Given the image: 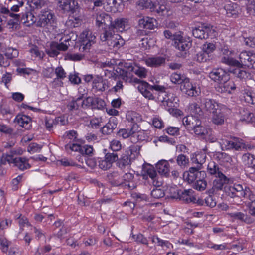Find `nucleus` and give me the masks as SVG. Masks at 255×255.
Masks as SVG:
<instances>
[{
	"instance_id": "3",
	"label": "nucleus",
	"mask_w": 255,
	"mask_h": 255,
	"mask_svg": "<svg viewBox=\"0 0 255 255\" xmlns=\"http://www.w3.org/2000/svg\"><path fill=\"white\" fill-rule=\"evenodd\" d=\"M96 37L90 30L84 31L80 35L79 51L90 52L91 46L95 42Z\"/></svg>"
},
{
	"instance_id": "28",
	"label": "nucleus",
	"mask_w": 255,
	"mask_h": 255,
	"mask_svg": "<svg viewBox=\"0 0 255 255\" xmlns=\"http://www.w3.org/2000/svg\"><path fill=\"white\" fill-rule=\"evenodd\" d=\"M222 145H224L226 150L235 149L239 150L242 147V143L237 141V139L233 140H222Z\"/></svg>"
},
{
	"instance_id": "14",
	"label": "nucleus",
	"mask_w": 255,
	"mask_h": 255,
	"mask_svg": "<svg viewBox=\"0 0 255 255\" xmlns=\"http://www.w3.org/2000/svg\"><path fill=\"white\" fill-rule=\"evenodd\" d=\"M104 7L106 11L111 12H117L122 9V0H106Z\"/></svg>"
},
{
	"instance_id": "37",
	"label": "nucleus",
	"mask_w": 255,
	"mask_h": 255,
	"mask_svg": "<svg viewBox=\"0 0 255 255\" xmlns=\"http://www.w3.org/2000/svg\"><path fill=\"white\" fill-rule=\"evenodd\" d=\"M192 130L195 134L200 136L202 138H205L206 135H208L210 133V130L201 126V124L195 126Z\"/></svg>"
},
{
	"instance_id": "27",
	"label": "nucleus",
	"mask_w": 255,
	"mask_h": 255,
	"mask_svg": "<svg viewBox=\"0 0 255 255\" xmlns=\"http://www.w3.org/2000/svg\"><path fill=\"white\" fill-rule=\"evenodd\" d=\"M156 167L158 172L167 177L169 175L170 165L167 160H162L159 161L156 165Z\"/></svg>"
},
{
	"instance_id": "6",
	"label": "nucleus",
	"mask_w": 255,
	"mask_h": 255,
	"mask_svg": "<svg viewBox=\"0 0 255 255\" xmlns=\"http://www.w3.org/2000/svg\"><path fill=\"white\" fill-rule=\"evenodd\" d=\"M127 82L138 84V85L137 86V88L145 98L149 100L155 99L154 96L150 91V84L147 82L141 80L138 78L131 79L129 77L127 80Z\"/></svg>"
},
{
	"instance_id": "40",
	"label": "nucleus",
	"mask_w": 255,
	"mask_h": 255,
	"mask_svg": "<svg viewBox=\"0 0 255 255\" xmlns=\"http://www.w3.org/2000/svg\"><path fill=\"white\" fill-rule=\"evenodd\" d=\"M206 156L205 154H198L191 158L192 163L197 164L196 167L201 168L202 164L206 161Z\"/></svg>"
},
{
	"instance_id": "15",
	"label": "nucleus",
	"mask_w": 255,
	"mask_h": 255,
	"mask_svg": "<svg viewBox=\"0 0 255 255\" xmlns=\"http://www.w3.org/2000/svg\"><path fill=\"white\" fill-rule=\"evenodd\" d=\"M112 18L111 16L106 13L102 12L97 14L96 17V25L98 27L106 26L105 27H110Z\"/></svg>"
},
{
	"instance_id": "9",
	"label": "nucleus",
	"mask_w": 255,
	"mask_h": 255,
	"mask_svg": "<svg viewBox=\"0 0 255 255\" xmlns=\"http://www.w3.org/2000/svg\"><path fill=\"white\" fill-rule=\"evenodd\" d=\"M192 42L189 37H185L180 34H177L174 38V46L181 51H186L191 46Z\"/></svg>"
},
{
	"instance_id": "60",
	"label": "nucleus",
	"mask_w": 255,
	"mask_h": 255,
	"mask_svg": "<svg viewBox=\"0 0 255 255\" xmlns=\"http://www.w3.org/2000/svg\"><path fill=\"white\" fill-rule=\"evenodd\" d=\"M105 103L104 100H103L102 99H101L99 98H97V97L94 98L93 105L92 108L102 109L105 107Z\"/></svg>"
},
{
	"instance_id": "46",
	"label": "nucleus",
	"mask_w": 255,
	"mask_h": 255,
	"mask_svg": "<svg viewBox=\"0 0 255 255\" xmlns=\"http://www.w3.org/2000/svg\"><path fill=\"white\" fill-rule=\"evenodd\" d=\"M214 157L222 162H230L232 160L231 157L227 154L222 152H217L214 155Z\"/></svg>"
},
{
	"instance_id": "64",
	"label": "nucleus",
	"mask_w": 255,
	"mask_h": 255,
	"mask_svg": "<svg viewBox=\"0 0 255 255\" xmlns=\"http://www.w3.org/2000/svg\"><path fill=\"white\" fill-rule=\"evenodd\" d=\"M205 203L207 206L213 208L216 205L217 202L215 197L213 195H209L205 198Z\"/></svg>"
},
{
	"instance_id": "51",
	"label": "nucleus",
	"mask_w": 255,
	"mask_h": 255,
	"mask_svg": "<svg viewBox=\"0 0 255 255\" xmlns=\"http://www.w3.org/2000/svg\"><path fill=\"white\" fill-rule=\"evenodd\" d=\"M242 99L249 104H254L255 103V98L253 96L251 92L249 91L244 90Z\"/></svg>"
},
{
	"instance_id": "8",
	"label": "nucleus",
	"mask_w": 255,
	"mask_h": 255,
	"mask_svg": "<svg viewBox=\"0 0 255 255\" xmlns=\"http://www.w3.org/2000/svg\"><path fill=\"white\" fill-rule=\"evenodd\" d=\"M214 31L212 26L210 24H204L193 29L192 34L196 38L205 39L208 38L209 35Z\"/></svg>"
},
{
	"instance_id": "2",
	"label": "nucleus",
	"mask_w": 255,
	"mask_h": 255,
	"mask_svg": "<svg viewBox=\"0 0 255 255\" xmlns=\"http://www.w3.org/2000/svg\"><path fill=\"white\" fill-rule=\"evenodd\" d=\"M100 38L102 41L106 42L110 48H119L124 44V40L121 36L116 34L115 31L110 28L104 27L101 33Z\"/></svg>"
},
{
	"instance_id": "53",
	"label": "nucleus",
	"mask_w": 255,
	"mask_h": 255,
	"mask_svg": "<svg viewBox=\"0 0 255 255\" xmlns=\"http://www.w3.org/2000/svg\"><path fill=\"white\" fill-rule=\"evenodd\" d=\"M234 73L237 77L242 79L248 78L250 76V74L249 73L239 68L234 69Z\"/></svg>"
},
{
	"instance_id": "44",
	"label": "nucleus",
	"mask_w": 255,
	"mask_h": 255,
	"mask_svg": "<svg viewBox=\"0 0 255 255\" xmlns=\"http://www.w3.org/2000/svg\"><path fill=\"white\" fill-rule=\"evenodd\" d=\"M16 219L18 220V224L21 231H23L24 227L25 225L27 226H31V225L28 221V218L22 214H18L17 215Z\"/></svg>"
},
{
	"instance_id": "10",
	"label": "nucleus",
	"mask_w": 255,
	"mask_h": 255,
	"mask_svg": "<svg viewBox=\"0 0 255 255\" xmlns=\"http://www.w3.org/2000/svg\"><path fill=\"white\" fill-rule=\"evenodd\" d=\"M209 77L213 81L218 83L225 81L229 79L227 73L222 68H214L209 73Z\"/></svg>"
},
{
	"instance_id": "23",
	"label": "nucleus",
	"mask_w": 255,
	"mask_h": 255,
	"mask_svg": "<svg viewBox=\"0 0 255 255\" xmlns=\"http://www.w3.org/2000/svg\"><path fill=\"white\" fill-rule=\"evenodd\" d=\"M31 120V118L28 116L19 114L16 116L14 122L25 129H29Z\"/></svg>"
},
{
	"instance_id": "52",
	"label": "nucleus",
	"mask_w": 255,
	"mask_h": 255,
	"mask_svg": "<svg viewBox=\"0 0 255 255\" xmlns=\"http://www.w3.org/2000/svg\"><path fill=\"white\" fill-rule=\"evenodd\" d=\"M177 164L181 167H184L188 165L189 163V159L184 154L179 155L176 158Z\"/></svg>"
},
{
	"instance_id": "7",
	"label": "nucleus",
	"mask_w": 255,
	"mask_h": 255,
	"mask_svg": "<svg viewBox=\"0 0 255 255\" xmlns=\"http://www.w3.org/2000/svg\"><path fill=\"white\" fill-rule=\"evenodd\" d=\"M228 190V195L231 197L246 198L251 193V190L249 187L245 185L243 187L242 185L238 184L229 186Z\"/></svg>"
},
{
	"instance_id": "11",
	"label": "nucleus",
	"mask_w": 255,
	"mask_h": 255,
	"mask_svg": "<svg viewBox=\"0 0 255 255\" xmlns=\"http://www.w3.org/2000/svg\"><path fill=\"white\" fill-rule=\"evenodd\" d=\"M180 89L186 94L189 96H196L198 95L200 91L196 86L190 82L188 78L185 79L182 85H180Z\"/></svg>"
},
{
	"instance_id": "5",
	"label": "nucleus",
	"mask_w": 255,
	"mask_h": 255,
	"mask_svg": "<svg viewBox=\"0 0 255 255\" xmlns=\"http://www.w3.org/2000/svg\"><path fill=\"white\" fill-rule=\"evenodd\" d=\"M142 174L143 179H147L149 177L151 182L155 187H160L162 185V177L157 175L153 167L149 164L144 165L142 167Z\"/></svg>"
},
{
	"instance_id": "18",
	"label": "nucleus",
	"mask_w": 255,
	"mask_h": 255,
	"mask_svg": "<svg viewBox=\"0 0 255 255\" xmlns=\"http://www.w3.org/2000/svg\"><path fill=\"white\" fill-rule=\"evenodd\" d=\"M178 198L186 203H190L195 200L194 191L192 189L184 190L178 192Z\"/></svg>"
},
{
	"instance_id": "25",
	"label": "nucleus",
	"mask_w": 255,
	"mask_h": 255,
	"mask_svg": "<svg viewBox=\"0 0 255 255\" xmlns=\"http://www.w3.org/2000/svg\"><path fill=\"white\" fill-rule=\"evenodd\" d=\"M212 113V121L214 124L216 125L224 124L226 120V115L223 111L218 109Z\"/></svg>"
},
{
	"instance_id": "56",
	"label": "nucleus",
	"mask_w": 255,
	"mask_h": 255,
	"mask_svg": "<svg viewBox=\"0 0 255 255\" xmlns=\"http://www.w3.org/2000/svg\"><path fill=\"white\" fill-rule=\"evenodd\" d=\"M23 152V151L22 148L20 147L17 148H11L9 152L8 153V156H9V158L11 160H14L15 159V155H22Z\"/></svg>"
},
{
	"instance_id": "49",
	"label": "nucleus",
	"mask_w": 255,
	"mask_h": 255,
	"mask_svg": "<svg viewBox=\"0 0 255 255\" xmlns=\"http://www.w3.org/2000/svg\"><path fill=\"white\" fill-rule=\"evenodd\" d=\"M255 157L249 153L244 154L242 156V161L245 165L249 167L255 159Z\"/></svg>"
},
{
	"instance_id": "13",
	"label": "nucleus",
	"mask_w": 255,
	"mask_h": 255,
	"mask_svg": "<svg viewBox=\"0 0 255 255\" xmlns=\"http://www.w3.org/2000/svg\"><path fill=\"white\" fill-rule=\"evenodd\" d=\"M146 64L149 67L158 68L163 66L166 63V57L162 56H152L145 59Z\"/></svg>"
},
{
	"instance_id": "42",
	"label": "nucleus",
	"mask_w": 255,
	"mask_h": 255,
	"mask_svg": "<svg viewBox=\"0 0 255 255\" xmlns=\"http://www.w3.org/2000/svg\"><path fill=\"white\" fill-rule=\"evenodd\" d=\"M41 11V14L39 15V20L37 21V25L40 27H45L48 25V14H46L47 11Z\"/></svg>"
},
{
	"instance_id": "21",
	"label": "nucleus",
	"mask_w": 255,
	"mask_h": 255,
	"mask_svg": "<svg viewBox=\"0 0 255 255\" xmlns=\"http://www.w3.org/2000/svg\"><path fill=\"white\" fill-rule=\"evenodd\" d=\"M67 49L68 46L63 43L52 42L50 45V49L49 50V56L50 57L56 56L59 53L60 51H66Z\"/></svg>"
},
{
	"instance_id": "33",
	"label": "nucleus",
	"mask_w": 255,
	"mask_h": 255,
	"mask_svg": "<svg viewBox=\"0 0 255 255\" xmlns=\"http://www.w3.org/2000/svg\"><path fill=\"white\" fill-rule=\"evenodd\" d=\"M117 162L118 166L121 169H124L126 167L130 165L131 159L128 153L123 154Z\"/></svg>"
},
{
	"instance_id": "31",
	"label": "nucleus",
	"mask_w": 255,
	"mask_h": 255,
	"mask_svg": "<svg viewBox=\"0 0 255 255\" xmlns=\"http://www.w3.org/2000/svg\"><path fill=\"white\" fill-rule=\"evenodd\" d=\"M106 86V82L103 80L102 77L97 76L93 79L92 87L97 91H104Z\"/></svg>"
},
{
	"instance_id": "47",
	"label": "nucleus",
	"mask_w": 255,
	"mask_h": 255,
	"mask_svg": "<svg viewBox=\"0 0 255 255\" xmlns=\"http://www.w3.org/2000/svg\"><path fill=\"white\" fill-rule=\"evenodd\" d=\"M81 101V97L77 98L76 100H72L67 105L68 110L70 111L77 110L79 106H81L80 101Z\"/></svg>"
},
{
	"instance_id": "62",
	"label": "nucleus",
	"mask_w": 255,
	"mask_h": 255,
	"mask_svg": "<svg viewBox=\"0 0 255 255\" xmlns=\"http://www.w3.org/2000/svg\"><path fill=\"white\" fill-rule=\"evenodd\" d=\"M254 119V114L248 111H243L242 114V120L248 123L253 122Z\"/></svg>"
},
{
	"instance_id": "34",
	"label": "nucleus",
	"mask_w": 255,
	"mask_h": 255,
	"mask_svg": "<svg viewBox=\"0 0 255 255\" xmlns=\"http://www.w3.org/2000/svg\"><path fill=\"white\" fill-rule=\"evenodd\" d=\"M126 119L132 124H137L141 121V115L135 111H129L126 114Z\"/></svg>"
},
{
	"instance_id": "48",
	"label": "nucleus",
	"mask_w": 255,
	"mask_h": 255,
	"mask_svg": "<svg viewBox=\"0 0 255 255\" xmlns=\"http://www.w3.org/2000/svg\"><path fill=\"white\" fill-rule=\"evenodd\" d=\"M228 215L233 220H238L241 221H246L247 216L241 212H235L229 213Z\"/></svg>"
},
{
	"instance_id": "43",
	"label": "nucleus",
	"mask_w": 255,
	"mask_h": 255,
	"mask_svg": "<svg viewBox=\"0 0 255 255\" xmlns=\"http://www.w3.org/2000/svg\"><path fill=\"white\" fill-rule=\"evenodd\" d=\"M80 53L70 54L67 55V58L70 60L78 61L85 58H89V52H81Z\"/></svg>"
},
{
	"instance_id": "17",
	"label": "nucleus",
	"mask_w": 255,
	"mask_h": 255,
	"mask_svg": "<svg viewBox=\"0 0 255 255\" xmlns=\"http://www.w3.org/2000/svg\"><path fill=\"white\" fill-rule=\"evenodd\" d=\"M216 89L217 91L220 93H231L232 90H234L236 89V86L233 81L228 79L225 81L219 83Z\"/></svg>"
},
{
	"instance_id": "22",
	"label": "nucleus",
	"mask_w": 255,
	"mask_h": 255,
	"mask_svg": "<svg viewBox=\"0 0 255 255\" xmlns=\"http://www.w3.org/2000/svg\"><path fill=\"white\" fill-rule=\"evenodd\" d=\"M117 126V123L116 118L114 117L111 118L109 122L101 128L100 131L104 135H109L113 132Z\"/></svg>"
},
{
	"instance_id": "24",
	"label": "nucleus",
	"mask_w": 255,
	"mask_h": 255,
	"mask_svg": "<svg viewBox=\"0 0 255 255\" xmlns=\"http://www.w3.org/2000/svg\"><path fill=\"white\" fill-rule=\"evenodd\" d=\"M201 106L206 110L213 113L218 107V104L214 100L211 99L202 98L201 99Z\"/></svg>"
},
{
	"instance_id": "32",
	"label": "nucleus",
	"mask_w": 255,
	"mask_h": 255,
	"mask_svg": "<svg viewBox=\"0 0 255 255\" xmlns=\"http://www.w3.org/2000/svg\"><path fill=\"white\" fill-rule=\"evenodd\" d=\"M129 130L131 136H137L139 140H144L142 135L144 134V131L141 129L137 124H132L131 128Z\"/></svg>"
},
{
	"instance_id": "57",
	"label": "nucleus",
	"mask_w": 255,
	"mask_h": 255,
	"mask_svg": "<svg viewBox=\"0 0 255 255\" xmlns=\"http://www.w3.org/2000/svg\"><path fill=\"white\" fill-rule=\"evenodd\" d=\"M215 45L211 43H206L202 46V51L209 56V54L212 53L215 50Z\"/></svg>"
},
{
	"instance_id": "39",
	"label": "nucleus",
	"mask_w": 255,
	"mask_h": 255,
	"mask_svg": "<svg viewBox=\"0 0 255 255\" xmlns=\"http://www.w3.org/2000/svg\"><path fill=\"white\" fill-rule=\"evenodd\" d=\"M186 78L187 77L184 75H181L177 72H174L170 75L171 81L175 84H180L181 85L182 83H183V81H184Z\"/></svg>"
},
{
	"instance_id": "38",
	"label": "nucleus",
	"mask_w": 255,
	"mask_h": 255,
	"mask_svg": "<svg viewBox=\"0 0 255 255\" xmlns=\"http://www.w3.org/2000/svg\"><path fill=\"white\" fill-rule=\"evenodd\" d=\"M252 51H243L239 55V59L241 63L248 67L251 66L250 63V55H251Z\"/></svg>"
},
{
	"instance_id": "19",
	"label": "nucleus",
	"mask_w": 255,
	"mask_h": 255,
	"mask_svg": "<svg viewBox=\"0 0 255 255\" xmlns=\"http://www.w3.org/2000/svg\"><path fill=\"white\" fill-rule=\"evenodd\" d=\"M182 123L188 130H191L195 126L200 124L201 121L198 117L188 115L183 119Z\"/></svg>"
},
{
	"instance_id": "45",
	"label": "nucleus",
	"mask_w": 255,
	"mask_h": 255,
	"mask_svg": "<svg viewBox=\"0 0 255 255\" xmlns=\"http://www.w3.org/2000/svg\"><path fill=\"white\" fill-rule=\"evenodd\" d=\"M137 5L141 9H150L152 10L154 3L150 0H140L137 2Z\"/></svg>"
},
{
	"instance_id": "12",
	"label": "nucleus",
	"mask_w": 255,
	"mask_h": 255,
	"mask_svg": "<svg viewBox=\"0 0 255 255\" xmlns=\"http://www.w3.org/2000/svg\"><path fill=\"white\" fill-rule=\"evenodd\" d=\"M59 3L60 8L65 12L74 13L79 8L76 0H60Z\"/></svg>"
},
{
	"instance_id": "1",
	"label": "nucleus",
	"mask_w": 255,
	"mask_h": 255,
	"mask_svg": "<svg viewBox=\"0 0 255 255\" xmlns=\"http://www.w3.org/2000/svg\"><path fill=\"white\" fill-rule=\"evenodd\" d=\"M121 75L123 76V79L127 82V80L129 78L135 79L131 74V72L134 73L141 78H145L147 76V70L144 67H141L137 65L135 62L131 61H128L124 64L123 68L120 70Z\"/></svg>"
},
{
	"instance_id": "59",
	"label": "nucleus",
	"mask_w": 255,
	"mask_h": 255,
	"mask_svg": "<svg viewBox=\"0 0 255 255\" xmlns=\"http://www.w3.org/2000/svg\"><path fill=\"white\" fill-rule=\"evenodd\" d=\"M94 98L93 97H88L86 99L82 100L80 101L81 106L83 108L91 107L93 108Z\"/></svg>"
},
{
	"instance_id": "55",
	"label": "nucleus",
	"mask_w": 255,
	"mask_h": 255,
	"mask_svg": "<svg viewBox=\"0 0 255 255\" xmlns=\"http://www.w3.org/2000/svg\"><path fill=\"white\" fill-rule=\"evenodd\" d=\"M221 62L229 65L239 66L240 63L239 61L228 56H224L221 58Z\"/></svg>"
},
{
	"instance_id": "50",
	"label": "nucleus",
	"mask_w": 255,
	"mask_h": 255,
	"mask_svg": "<svg viewBox=\"0 0 255 255\" xmlns=\"http://www.w3.org/2000/svg\"><path fill=\"white\" fill-rule=\"evenodd\" d=\"M68 120L64 117H58L56 118L54 120H52V123H49V131L50 128L53 127V125H60L61 126L65 125L67 124Z\"/></svg>"
},
{
	"instance_id": "30",
	"label": "nucleus",
	"mask_w": 255,
	"mask_h": 255,
	"mask_svg": "<svg viewBox=\"0 0 255 255\" xmlns=\"http://www.w3.org/2000/svg\"><path fill=\"white\" fill-rule=\"evenodd\" d=\"M15 15H16L17 17L15 16H10L12 18V19H9L7 22L8 25L9 26V28L17 29L20 23L22 22L23 20L24 19V15H23V12L19 14L15 13Z\"/></svg>"
},
{
	"instance_id": "58",
	"label": "nucleus",
	"mask_w": 255,
	"mask_h": 255,
	"mask_svg": "<svg viewBox=\"0 0 255 255\" xmlns=\"http://www.w3.org/2000/svg\"><path fill=\"white\" fill-rule=\"evenodd\" d=\"M81 154L82 155L92 156L93 154L94 149L92 146L84 145L81 148Z\"/></svg>"
},
{
	"instance_id": "41",
	"label": "nucleus",
	"mask_w": 255,
	"mask_h": 255,
	"mask_svg": "<svg viewBox=\"0 0 255 255\" xmlns=\"http://www.w3.org/2000/svg\"><path fill=\"white\" fill-rule=\"evenodd\" d=\"M3 54H4L7 57V60L12 59L18 56L19 52L17 49L12 47H6L5 49Z\"/></svg>"
},
{
	"instance_id": "36",
	"label": "nucleus",
	"mask_w": 255,
	"mask_h": 255,
	"mask_svg": "<svg viewBox=\"0 0 255 255\" xmlns=\"http://www.w3.org/2000/svg\"><path fill=\"white\" fill-rule=\"evenodd\" d=\"M10 16L17 17L15 13L10 12V9L8 8L5 7L2 4L0 5V22H2L3 21H6V18Z\"/></svg>"
},
{
	"instance_id": "63",
	"label": "nucleus",
	"mask_w": 255,
	"mask_h": 255,
	"mask_svg": "<svg viewBox=\"0 0 255 255\" xmlns=\"http://www.w3.org/2000/svg\"><path fill=\"white\" fill-rule=\"evenodd\" d=\"M151 195L154 198L158 199L163 197L165 195V193L163 190L156 188L152 190Z\"/></svg>"
},
{
	"instance_id": "20",
	"label": "nucleus",
	"mask_w": 255,
	"mask_h": 255,
	"mask_svg": "<svg viewBox=\"0 0 255 255\" xmlns=\"http://www.w3.org/2000/svg\"><path fill=\"white\" fill-rule=\"evenodd\" d=\"M128 20L127 18H117L114 22L112 21L110 28L112 30L116 29L117 31L122 32L125 30V28L128 26Z\"/></svg>"
},
{
	"instance_id": "35",
	"label": "nucleus",
	"mask_w": 255,
	"mask_h": 255,
	"mask_svg": "<svg viewBox=\"0 0 255 255\" xmlns=\"http://www.w3.org/2000/svg\"><path fill=\"white\" fill-rule=\"evenodd\" d=\"M207 171L209 174L211 175H214L215 177H216L217 175L223 174L222 170L219 168V165L214 161H211L209 163L207 167Z\"/></svg>"
},
{
	"instance_id": "4",
	"label": "nucleus",
	"mask_w": 255,
	"mask_h": 255,
	"mask_svg": "<svg viewBox=\"0 0 255 255\" xmlns=\"http://www.w3.org/2000/svg\"><path fill=\"white\" fill-rule=\"evenodd\" d=\"M47 0H31L28 1L30 7V11L26 12L23 13L24 15V19L23 20L22 23L29 22V20L34 22L36 20V18L34 16V14H36L35 12L36 9L41 8L44 6L47 2Z\"/></svg>"
},
{
	"instance_id": "26",
	"label": "nucleus",
	"mask_w": 255,
	"mask_h": 255,
	"mask_svg": "<svg viewBox=\"0 0 255 255\" xmlns=\"http://www.w3.org/2000/svg\"><path fill=\"white\" fill-rule=\"evenodd\" d=\"M224 9L226 11L227 16L229 17H236L240 10L239 6L235 3H230L226 4Z\"/></svg>"
},
{
	"instance_id": "16",
	"label": "nucleus",
	"mask_w": 255,
	"mask_h": 255,
	"mask_svg": "<svg viewBox=\"0 0 255 255\" xmlns=\"http://www.w3.org/2000/svg\"><path fill=\"white\" fill-rule=\"evenodd\" d=\"M11 161L12 166L17 167L21 171H24L31 167L29 163V159L25 157H15L14 160Z\"/></svg>"
},
{
	"instance_id": "29",
	"label": "nucleus",
	"mask_w": 255,
	"mask_h": 255,
	"mask_svg": "<svg viewBox=\"0 0 255 255\" xmlns=\"http://www.w3.org/2000/svg\"><path fill=\"white\" fill-rule=\"evenodd\" d=\"M217 178L213 181V187L217 190H221L224 184L229 182V179L223 173L217 175Z\"/></svg>"
},
{
	"instance_id": "54",
	"label": "nucleus",
	"mask_w": 255,
	"mask_h": 255,
	"mask_svg": "<svg viewBox=\"0 0 255 255\" xmlns=\"http://www.w3.org/2000/svg\"><path fill=\"white\" fill-rule=\"evenodd\" d=\"M105 159H106L112 165L114 162L118 160V155L116 152H109L105 153Z\"/></svg>"
},
{
	"instance_id": "61",
	"label": "nucleus",
	"mask_w": 255,
	"mask_h": 255,
	"mask_svg": "<svg viewBox=\"0 0 255 255\" xmlns=\"http://www.w3.org/2000/svg\"><path fill=\"white\" fill-rule=\"evenodd\" d=\"M207 186V182L205 180H197L194 184V188L199 191H203Z\"/></svg>"
}]
</instances>
